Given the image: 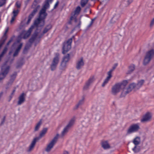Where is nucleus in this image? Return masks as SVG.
<instances>
[{
    "mask_svg": "<svg viewBox=\"0 0 154 154\" xmlns=\"http://www.w3.org/2000/svg\"><path fill=\"white\" fill-rule=\"evenodd\" d=\"M49 0H45V4L39 13L38 18L35 20L34 25L36 27H41L44 25V20L47 15L46 12V9L49 7Z\"/></svg>",
    "mask_w": 154,
    "mask_h": 154,
    "instance_id": "obj_1",
    "label": "nucleus"
},
{
    "mask_svg": "<svg viewBox=\"0 0 154 154\" xmlns=\"http://www.w3.org/2000/svg\"><path fill=\"white\" fill-rule=\"evenodd\" d=\"M154 57V49H152L147 51L146 53L143 60V65L146 66L148 64Z\"/></svg>",
    "mask_w": 154,
    "mask_h": 154,
    "instance_id": "obj_2",
    "label": "nucleus"
},
{
    "mask_svg": "<svg viewBox=\"0 0 154 154\" xmlns=\"http://www.w3.org/2000/svg\"><path fill=\"white\" fill-rule=\"evenodd\" d=\"M134 89H136V85L134 83H133L130 84L128 88H124L123 90L120 95V97H125L126 95L131 92L132 90Z\"/></svg>",
    "mask_w": 154,
    "mask_h": 154,
    "instance_id": "obj_3",
    "label": "nucleus"
},
{
    "mask_svg": "<svg viewBox=\"0 0 154 154\" xmlns=\"http://www.w3.org/2000/svg\"><path fill=\"white\" fill-rule=\"evenodd\" d=\"M60 59V54L57 53L53 58L51 64L50 65V68L51 71L55 70L59 62Z\"/></svg>",
    "mask_w": 154,
    "mask_h": 154,
    "instance_id": "obj_4",
    "label": "nucleus"
},
{
    "mask_svg": "<svg viewBox=\"0 0 154 154\" xmlns=\"http://www.w3.org/2000/svg\"><path fill=\"white\" fill-rule=\"evenodd\" d=\"M59 135L58 134H57L54 137V138L48 144L45 149V150L46 152H49L50 151L55 144L57 141Z\"/></svg>",
    "mask_w": 154,
    "mask_h": 154,
    "instance_id": "obj_5",
    "label": "nucleus"
},
{
    "mask_svg": "<svg viewBox=\"0 0 154 154\" xmlns=\"http://www.w3.org/2000/svg\"><path fill=\"white\" fill-rule=\"evenodd\" d=\"M72 42V38H71L69 39L67 41L64 42L63 43V51L62 52L63 54L66 53L71 49Z\"/></svg>",
    "mask_w": 154,
    "mask_h": 154,
    "instance_id": "obj_6",
    "label": "nucleus"
},
{
    "mask_svg": "<svg viewBox=\"0 0 154 154\" xmlns=\"http://www.w3.org/2000/svg\"><path fill=\"white\" fill-rule=\"evenodd\" d=\"M140 129V127L138 124H133L128 127L127 131V134H129L137 132Z\"/></svg>",
    "mask_w": 154,
    "mask_h": 154,
    "instance_id": "obj_7",
    "label": "nucleus"
},
{
    "mask_svg": "<svg viewBox=\"0 0 154 154\" xmlns=\"http://www.w3.org/2000/svg\"><path fill=\"white\" fill-rule=\"evenodd\" d=\"M39 0H35L31 8L34 9L32 12L30 14L34 16L38 10L40 8V5L38 4V3Z\"/></svg>",
    "mask_w": 154,
    "mask_h": 154,
    "instance_id": "obj_8",
    "label": "nucleus"
},
{
    "mask_svg": "<svg viewBox=\"0 0 154 154\" xmlns=\"http://www.w3.org/2000/svg\"><path fill=\"white\" fill-rule=\"evenodd\" d=\"M121 89H122L121 88V85L119 84L118 83L116 84L112 88L111 93L112 94L116 95L120 91Z\"/></svg>",
    "mask_w": 154,
    "mask_h": 154,
    "instance_id": "obj_9",
    "label": "nucleus"
},
{
    "mask_svg": "<svg viewBox=\"0 0 154 154\" xmlns=\"http://www.w3.org/2000/svg\"><path fill=\"white\" fill-rule=\"evenodd\" d=\"M152 118V113L150 112H146L143 115L140 120L141 122H145L151 121Z\"/></svg>",
    "mask_w": 154,
    "mask_h": 154,
    "instance_id": "obj_10",
    "label": "nucleus"
},
{
    "mask_svg": "<svg viewBox=\"0 0 154 154\" xmlns=\"http://www.w3.org/2000/svg\"><path fill=\"white\" fill-rule=\"evenodd\" d=\"M70 20L74 21L75 28H80L81 23V17L79 19H77L76 18L75 15H74L71 17Z\"/></svg>",
    "mask_w": 154,
    "mask_h": 154,
    "instance_id": "obj_11",
    "label": "nucleus"
},
{
    "mask_svg": "<svg viewBox=\"0 0 154 154\" xmlns=\"http://www.w3.org/2000/svg\"><path fill=\"white\" fill-rule=\"evenodd\" d=\"M94 79H95L94 76L91 77L85 82V84L83 88V90L86 91L88 90L91 84L93 82Z\"/></svg>",
    "mask_w": 154,
    "mask_h": 154,
    "instance_id": "obj_12",
    "label": "nucleus"
},
{
    "mask_svg": "<svg viewBox=\"0 0 154 154\" xmlns=\"http://www.w3.org/2000/svg\"><path fill=\"white\" fill-rule=\"evenodd\" d=\"M84 65V62L83 57L79 59L76 63V68L77 70H79L82 68Z\"/></svg>",
    "mask_w": 154,
    "mask_h": 154,
    "instance_id": "obj_13",
    "label": "nucleus"
},
{
    "mask_svg": "<svg viewBox=\"0 0 154 154\" xmlns=\"http://www.w3.org/2000/svg\"><path fill=\"white\" fill-rule=\"evenodd\" d=\"M26 95L23 93H22L18 97V100L17 104L18 105H20L23 103L25 100V97Z\"/></svg>",
    "mask_w": 154,
    "mask_h": 154,
    "instance_id": "obj_14",
    "label": "nucleus"
},
{
    "mask_svg": "<svg viewBox=\"0 0 154 154\" xmlns=\"http://www.w3.org/2000/svg\"><path fill=\"white\" fill-rule=\"evenodd\" d=\"M101 145L102 147L105 149H109L111 148L108 140H102L101 142Z\"/></svg>",
    "mask_w": 154,
    "mask_h": 154,
    "instance_id": "obj_15",
    "label": "nucleus"
},
{
    "mask_svg": "<svg viewBox=\"0 0 154 154\" xmlns=\"http://www.w3.org/2000/svg\"><path fill=\"white\" fill-rule=\"evenodd\" d=\"M10 68L9 66H2L1 67V72L5 75H7L8 73Z\"/></svg>",
    "mask_w": 154,
    "mask_h": 154,
    "instance_id": "obj_16",
    "label": "nucleus"
},
{
    "mask_svg": "<svg viewBox=\"0 0 154 154\" xmlns=\"http://www.w3.org/2000/svg\"><path fill=\"white\" fill-rule=\"evenodd\" d=\"M135 65L134 64L130 65L128 68V70L126 74L127 75H129L132 73L135 69Z\"/></svg>",
    "mask_w": 154,
    "mask_h": 154,
    "instance_id": "obj_17",
    "label": "nucleus"
},
{
    "mask_svg": "<svg viewBox=\"0 0 154 154\" xmlns=\"http://www.w3.org/2000/svg\"><path fill=\"white\" fill-rule=\"evenodd\" d=\"M17 74V72H15L11 75L10 79L9 82L8 83V85H11L13 83L16 78Z\"/></svg>",
    "mask_w": 154,
    "mask_h": 154,
    "instance_id": "obj_18",
    "label": "nucleus"
},
{
    "mask_svg": "<svg viewBox=\"0 0 154 154\" xmlns=\"http://www.w3.org/2000/svg\"><path fill=\"white\" fill-rule=\"evenodd\" d=\"M47 128H44L41 131L40 135L38 137H36L35 138V139H36L37 140H40L42 137H43L46 133L47 132Z\"/></svg>",
    "mask_w": 154,
    "mask_h": 154,
    "instance_id": "obj_19",
    "label": "nucleus"
},
{
    "mask_svg": "<svg viewBox=\"0 0 154 154\" xmlns=\"http://www.w3.org/2000/svg\"><path fill=\"white\" fill-rule=\"evenodd\" d=\"M38 140L35 138L33 139L29 146L28 149L27 150L28 152H30L32 150L35 146L36 142Z\"/></svg>",
    "mask_w": 154,
    "mask_h": 154,
    "instance_id": "obj_20",
    "label": "nucleus"
},
{
    "mask_svg": "<svg viewBox=\"0 0 154 154\" xmlns=\"http://www.w3.org/2000/svg\"><path fill=\"white\" fill-rule=\"evenodd\" d=\"M107 75L108 76L106 78V79H105L104 81L103 82V84H102V86L103 87H104L105 85L106 84L109 80H110L111 78L112 77V75L108 73L107 72Z\"/></svg>",
    "mask_w": 154,
    "mask_h": 154,
    "instance_id": "obj_21",
    "label": "nucleus"
},
{
    "mask_svg": "<svg viewBox=\"0 0 154 154\" xmlns=\"http://www.w3.org/2000/svg\"><path fill=\"white\" fill-rule=\"evenodd\" d=\"M23 45L22 43H21L20 45L18 46L17 48L16 49L15 51H14V54L13 55L14 57H15L17 56L19 53V52L20 50Z\"/></svg>",
    "mask_w": 154,
    "mask_h": 154,
    "instance_id": "obj_22",
    "label": "nucleus"
},
{
    "mask_svg": "<svg viewBox=\"0 0 154 154\" xmlns=\"http://www.w3.org/2000/svg\"><path fill=\"white\" fill-rule=\"evenodd\" d=\"M34 26H32L28 30L24 35L23 38L24 39H26L30 35L32 30L34 28Z\"/></svg>",
    "mask_w": 154,
    "mask_h": 154,
    "instance_id": "obj_23",
    "label": "nucleus"
},
{
    "mask_svg": "<svg viewBox=\"0 0 154 154\" xmlns=\"http://www.w3.org/2000/svg\"><path fill=\"white\" fill-rule=\"evenodd\" d=\"M52 27V26L50 24H49L47 25L46 27L45 28L44 30L43 31V34L41 36L39 37V38H41L42 36L46 33Z\"/></svg>",
    "mask_w": 154,
    "mask_h": 154,
    "instance_id": "obj_24",
    "label": "nucleus"
},
{
    "mask_svg": "<svg viewBox=\"0 0 154 154\" xmlns=\"http://www.w3.org/2000/svg\"><path fill=\"white\" fill-rule=\"evenodd\" d=\"M84 98H83L82 99L80 100L78 103L75 105V107L74 108V110H76L78 109V107L82 105L84 103Z\"/></svg>",
    "mask_w": 154,
    "mask_h": 154,
    "instance_id": "obj_25",
    "label": "nucleus"
},
{
    "mask_svg": "<svg viewBox=\"0 0 154 154\" xmlns=\"http://www.w3.org/2000/svg\"><path fill=\"white\" fill-rule=\"evenodd\" d=\"M70 129V128L68 127L67 126H66L64 128L63 131L62 132L61 135L62 136H63L64 135H65L66 134V133L68 132Z\"/></svg>",
    "mask_w": 154,
    "mask_h": 154,
    "instance_id": "obj_26",
    "label": "nucleus"
},
{
    "mask_svg": "<svg viewBox=\"0 0 154 154\" xmlns=\"http://www.w3.org/2000/svg\"><path fill=\"white\" fill-rule=\"evenodd\" d=\"M140 143V137H136L133 140V143L135 145H138Z\"/></svg>",
    "mask_w": 154,
    "mask_h": 154,
    "instance_id": "obj_27",
    "label": "nucleus"
},
{
    "mask_svg": "<svg viewBox=\"0 0 154 154\" xmlns=\"http://www.w3.org/2000/svg\"><path fill=\"white\" fill-rule=\"evenodd\" d=\"M7 36H5V35H3V37L1 38L0 41V49L2 47V45L4 44L5 42L7 39Z\"/></svg>",
    "mask_w": 154,
    "mask_h": 154,
    "instance_id": "obj_28",
    "label": "nucleus"
},
{
    "mask_svg": "<svg viewBox=\"0 0 154 154\" xmlns=\"http://www.w3.org/2000/svg\"><path fill=\"white\" fill-rule=\"evenodd\" d=\"M70 59V54H68L63 57L62 61L67 63Z\"/></svg>",
    "mask_w": 154,
    "mask_h": 154,
    "instance_id": "obj_29",
    "label": "nucleus"
},
{
    "mask_svg": "<svg viewBox=\"0 0 154 154\" xmlns=\"http://www.w3.org/2000/svg\"><path fill=\"white\" fill-rule=\"evenodd\" d=\"M75 122V119L72 118L69 122L68 124L66 125L70 128L73 126Z\"/></svg>",
    "mask_w": 154,
    "mask_h": 154,
    "instance_id": "obj_30",
    "label": "nucleus"
},
{
    "mask_svg": "<svg viewBox=\"0 0 154 154\" xmlns=\"http://www.w3.org/2000/svg\"><path fill=\"white\" fill-rule=\"evenodd\" d=\"M119 17V16L118 15L115 14L111 18L110 21V23L112 24L116 22Z\"/></svg>",
    "mask_w": 154,
    "mask_h": 154,
    "instance_id": "obj_31",
    "label": "nucleus"
},
{
    "mask_svg": "<svg viewBox=\"0 0 154 154\" xmlns=\"http://www.w3.org/2000/svg\"><path fill=\"white\" fill-rule=\"evenodd\" d=\"M144 83V80H141L138 82L136 85V89H139L143 85Z\"/></svg>",
    "mask_w": 154,
    "mask_h": 154,
    "instance_id": "obj_32",
    "label": "nucleus"
},
{
    "mask_svg": "<svg viewBox=\"0 0 154 154\" xmlns=\"http://www.w3.org/2000/svg\"><path fill=\"white\" fill-rule=\"evenodd\" d=\"M66 67V63L62 61L60 66V69L63 70H65Z\"/></svg>",
    "mask_w": 154,
    "mask_h": 154,
    "instance_id": "obj_33",
    "label": "nucleus"
},
{
    "mask_svg": "<svg viewBox=\"0 0 154 154\" xmlns=\"http://www.w3.org/2000/svg\"><path fill=\"white\" fill-rule=\"evenodd\" d=\"M37 35V33L36 32L35 33L32 37L29 39V42L31 43H32L35 39Z\"/></svg>",
    "mask_w": 154,
    "mask_h": 154,
    "instance_id": "obj_34",
    "label": "nucleus"
},
{
    "mask_svg": "<svg viewBox=\"0 0 154 154\" xmlns=\"http://www.w3.org/2000/svg\"><path fill=\"white\" fill-rule=\"evenodd\" d=\"M140 149V146L138 145H135L134 147L132 149L133 150L135 153L139 152Z\"/></svg>",
    "mask_w": 154,
    "mask_h": 154,
    "instance_id": "obj_35",
    "label": "nucleus"
},
{
    "mask_svg": "<svg viewBox=\"0 0 154 154\" xmlns=\"http://www.w3.org/2000/svg\"><path fill=\"white\" fill-rule=\"evenodd\" d=\"M42 124V122L41 120L40 121L36 124L35 126V127L34 131L35 132L36 131H38L40 125Z\"/></svg>",
    "mask_w": 154,
    "mask_h": 154,
    "instance_id": "obj_36",
    "label": "nucleus"
},
{
    "mask_svg": "<svg viewBox=\"0 0 154 154\" xmlns=\"http://www.w3.org/2000/svg\"><path fill=\"white\" fill-rule=\"evenodd\" d=\"M128 83V82L127 80H124L123 81L122 83H118L119 84H120L121 85V88L123 90L124 88H125V87L127 85Z\"/></svg>",
    "mask_w": 154,
    "mask_h": 154,
    "instance_id": "obj_37",
    "label": "nucleus"
},
{
    "mask_svg": "<svg viewBox=\"0 0 154 154\" xmlns=\"http://www.w3.org/2000/svg\"><path fill=\"white\" fill-rule=\"evenodd\" d=\"M31 45H29L28 44H27L26 45L24 48L23 49V53L25 54L27 52V51L28 50L29 48L31 47Z\"/></svg>",
    "mask_w": 154,
    "mask_h": 154,
    "instance_id": "obj_38",
    "label": "nucleus"
},
{
    "mask_svg": "<svg viewBox=\"0 0 154 154\" xmlns=\"http://www.w3.org/2000/svg\"><path fill=\"white\" fill-rule=\"evenodd\" d=\"M133 0H128L124 2L123 4L125 7L128 6L133 1Z\"/></svg>",
    "mask_w": 154,
    "mask_h": 154,
    "instance_id": "obj_39",
    "label": "nucleus"
},
{
    "mask_svg": "<svg viewBox=\"0 0 154 154\" xmlns=\"http://www.w3.org/2000/svg\"><path fill=\"white\" fill-rule=\"evenodd\" d=\"M8 50V48L7 47H5L3 51L1 54H0V57L2 58L4 56V55L6 53Z\"/></svg>",
    "mask_w": 154,
    "mask_h": 154,
    "instance_id": "obj_40",
    "label": "nucleus"
},
{
    "mask_svg": "<svg viewBox=\"0 0 154 154\" xmlns=\"http://www.w3.org/2000/svg\"><path fill=\"white\" fill-rule=\"evenodd\" d=\"M88 0H81V4L82 7H84L87 3Z\"/></svg>",
    "mask_w": 154,
    "mask_h": 154,
    "instance_id": "obj_41",
    "label": "nucleus"
},
{
    "mask_svg": "<svg viewBox=\"0 0 154 154\" xmlns=\"http://www.w3.org/2000/svg\"><path fill=\"white\" fill-rule=\"evenodd\" d=\"M117 65V64H115L114 66L112 67V68L108 72V73L112 75V73L114 70L116 69Z\"/></svg>",
    "mask_w": 154,
    "mask_h": 154,
    "instance_id": "obj_42",
    "label": "nucleus"
},
{
    "mask_svg": "<svg viewBox=\"0 0 154 154\" xmlns=\"http://www.w3.org/2000/svg\"><path fill=\"white\" fill-rule=\"evenodd\" d=\"M19 11L18 10H14L12 12V14H13V17H15L18 14Z\"/></svg>",
    "mask_w": 154,
    "mask_h": 154,
    "instance_id": "obj_43",
    "label": "nucleus"
},
{
    "mask_svg": "<svg viewBox=\"0 0 154 154\" xmlns=\"http://www.w3.org/2000/svg\"><path fill=\"white\" fill-rule=\"evenodd\" d=\"M154 25V18H152L150 21L149 24V27L152 28Z\"/></svg>",
    "mask_w": 154,
    "mask_h": 154,
    "instance_id": "obj_44",
    "label": "nucleus"
},
{
    "mask_svg": "<svg viewBox=\"0 0 154 154\" xmlns=\"http://www.w3.org/2000/svg\"><path fill=\"white\" fill-rule=\"evenodd\" d=\"M81 8L79 6L77 7L75 11V14H79L81 10Z\"/></svg>",
    "mask_w": 154,
    "mask_h": 154,
    "instance_id": "obj_45",
    "label": "nucleus"
},
{
    "mask_svg": "<svg viewBox=\"0 0 154 154\" xmlns=\"http://www.w3.org/2000/svg\"><path fill=\"white\" fill-rule=\"evenodd\" d=\"M6 76L5 74L1 72L0 73V81L4 79Z\"/></svg>",
    "mask_w": 154,
    "mask_h": 154,
    "instance_id": "obj_46",
    "label": "nucleus"
},
{
    "mask_svg": "<svg viewBox=\"0 0 154 154\" xmlns=\"http://www.w3.org/2000/svg\"><path fill=\"white\" fill-rule=\"evenodd\" d=\"M34 16L29 14L28 16V20L27 23V24H28L29 23L30 21L31 20V19Z\"/></svg>",
    "mask_w": 154,
    "mask_h": 154,
    "instance_id": "obj_47",
    "label": "nucleus"
},
{
    "mask_svg": "<svg viewBox=\"0 0 154 154\" xmlns=\"http://www.w3.org/2000/svg\"><path fill=\"white\" fill-rule=\"evenodd\" d=\"M6 0H1L0 1V7L2 6L6 3Z\"/></svg>",
    "mask_w": 154,
    "mask_h": 154,
    "instance_id": "obj_48",
    "label": "nucleus"
},
{
    "mask_svg": "<svg viewBox=\"0 0 154 154\" xmlns=\"http://www.w3.org/2000/svg\"><path fill=\"white\" fill-rule=\"evenodd\" d=\"M94 19H92L90 23L88 26L87 27V29H89V28H90V27H91V26H92V25L94 23Z\"/></svg>",
    "mask_w": 154,
    "mask_h": 154,
    "instance_id": "obj_49",
    "label": "nucleus"
},
{
    "mask_svg": "<svg viewBox=\"0 0 154 154\" xmlns=\"http://www.w3.org/2000/svg\"><path fill=\"white\" fill-rule=\"evenodd\" d=\"M16 5L17 8H20V7L21 5L18 2H17L16 4Z\"/></svg>",
    "mask_w": 154,
    "mask_h": 154,
    "instance_id": "obj_50",
    "label": "nucleus"
},
{
    "mask_svg": "<svg viewBox=\"0 0 154 154\" xmlns=\"http://www.w3.org/2000/svg\"><path fill=\"white\" fill-rule=\"evenodd\" d=\"M13 39L12 38H11V39L9 40V41L7 43L6 45L7 46H8L10 43L12 42L13 41Z\"/></svg>",
    "mask_w": 154,
    "mask_h": 154,
    "instance_id": "obj_51",
    "label": "nucleus"
},
{
    "mask_svg": "<svg viewBox=\"0 0 154 154\" xmlns=\"http://www.w3.org/2000/svg\"><path fill=\"white\" fill-rule=\"evenodd\" d=\"M5 118H6L5 116H4L3 117V118L1 124H3L5 122Z\"/></svg>",
    "mask_w": 154,
    "mask_h": 154,
    "instance_id": "obj_52",
    "label": "nucleus"
},
{
    "mask_svg": "<svg viewBox=\"0 0 154 154\" xmlns=\"http://www.w3.org/2000/svg\"><path fill=\"white\" fill-rule=\"evenodd\" d=\"M23 65V64L22 63H18L17 64V68H19L21 66H22Z\"/></svg>",
    "mask_w": 154,
    "mask_h": 154,
    "instance_id": "obj_53",
    "label": "nucleus"
},
{
    "mask_svg": "<svg viewBox=\"0 0 154 154\" xmlns=\"http://www.w3.org/2000/svg\"><path fill=\"white\" fill-rule=\"evenodd\" d=\"M15 17H14L12 16L11 18V20L10 22L11 23H12L13 22V21L15 19Z\"/></svg>",
    "mask_w": 154,
    "mask_h": 154,
    "instance_id": "obj_54",
    "label": "nucleus"
},
{
    "mask_svg": "<svg viewBox=\"0 0 154 154\" xmlns=\"http://www.w3.org/2000/svg\"><path fill=\"white\" fill-rule=\"evenodd\" d=\"M59 2L58 1H57L56 3L55 4V5L54 6V9H55L58 6V4H59Z\"/></svg>",
    "mask_w": 154,
    "mask_h": 154,
    "instance_id": "obj_55",
    "label": "nucleus"
},
{
    "mask_svg": "<svg viewBox=\"0 0 154 154\" xmlns=\"http://www.w3.org/2000/svg\"><path fill=\"white\" fill-rule=\"evenodd\" d=\"M15 91H16V88H14V89L13 90L12 93L11 94V96H13L14 95Z\"/></svg>",
    "mask_w": 154,
    "mask_h": 154,
    "instance_id": "obj_56",
    "label": "nucleus"
},
{
    "mask_svg": "<svg viewBox=\"0 0 154 154\" xmlns=\"http://www.w3.org/2000/svg\"><path fill=\"white\" fill-rule=\"evenodd\" d=\"M63 154H69V153L67 151H64L63 152Z\"/></svg>",
    "mask_w": 154,
    "mask_h": 154,
    "instance_id": "obj_57",
    "label": "nucleus"
},
{
    "mask_svg": "<svg viewBox=\"0 0 154 154\" xmlns=\"http://www.w3.org/2000/svg\"><path fill=\"white\" fill-rule=\"evenodd\" d=\"M12 97H13V96H11V95L9 97V100H8V101L9 102H10V100H11V99Z\"/></svg>",
    "mask_w": 154,
    "mask_h": 154,
    "instance_id": "obj_58",
    "label": "nucleus"
},
{
    "mask_svg": "<svg viewBox=\"0 0 154 154\" xmlns=\"http://www.w3.org/2000/svg\"><path fill=\"white\" fill-rule=\"evenodd\" d=\"M8 29H7L6 30V31L4 35H5V36H7L6 35V33H7V32H8Z\"/></svg>",
    "mask_w": 154,
    "mask_h": 154,
    "instance_id": "obj_59",
    "label": "nucleus"
},
{
    "mask_svg": "<svg viewBox=\"0 0 154 154\" xmlns=\"http://www.w3.org/2000/svg\"><path fill=\"white\" fill-rule=\"evenodd\" d=\"M14 60V59H13L12 60H11V63H12L13 62Z\"/></svg>",
    "mask_w": 154,
    "mask_h": 154,
    "instance_id": "obj_60",
    "label": "nucleus"
},
{
    "mask_svg": "<svg viewBox=\"0 0 154 154\" xmlns=\"http://www.w3.org/2000/svg\"><path fill=\"white\" fill-rule=\"evenodd\" d=\"M69 24H71V21H69Z\"/></svg>",
    "mask_w": 154,
    "mask_h": 154,
    "instance_id": "obj_61",
    "label": "nucleus"
},
{
    "mask_svg": "<svg viewBox=\"0 0 154 154\" xmlns=\"http://www.w3.org/2000/svg\"><path fill=\"white\" fill-rule=\"evenodd\" d=\"M2 59V58L0 57V61H1V60Z\"/></svg>",
    "mask_w": 154,
    "mask_h": 154,
    "instance_id": "obj_62",
    "label": "nucleus"
},
{
    "mask_svg": "<svg viewBox=\"0 0 154 154\" xmlns=\"http://www.w3.org/2000/svg\"><path fill=\"white\" fill-rule=\"evenodd\" d=\"M11 52H10L9 53V54H11Z\"/></svg>",
    "mask_w": 154,
    "mask_h": 154,
    "instance_id": "obj_63",
    "label": "nucleus"
},
{
    "mask_svg": "<svg viewBox=\"0 0 154 154\" xmlns=\"http://www.w3.org/2000/svg\"><path fill=\"white\" fill-rule=\"evenodd\" d=\"M86 9H85V11H86Z\"/></svg>",
    "mask_w": 154,
    "mask_h": 154,
    "instance_id": "obj_64",
    "label": "nucleus"
}]
</instances>
